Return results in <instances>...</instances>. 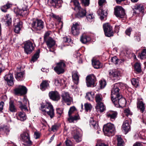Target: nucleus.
<instances>
[{"instance_id":"29","label":"nucleus","mask_w":146,"mask_h":146,"mask_svg":"<svg viewBox=\"0 0 146 146\" xmlns=\"http://www.w3.org/2000/svg\"><path fill=\"white\" fill-rule=\"evenodd\" d=\"M137 104V108L140 110L141 112H143L144 111L145 109L144 104L143 102L141 100H138V101Z\"/></svg>"},{"instance_id":"62","label":"nucleus","mask_w":146,"mask_h":146,"mask_svg":"<svg viewBox=\"0 0 146 146\" xmlns=\"http://www.w3.org/2000/svg\"><path fill=\"white\" fill-rule=\"evenodd\" d=\"M60 80L56 79L55 80L54 83L56 85L58 86L60 85Z\"/></svg>"},{"instance_id":"19","label":"nucleus","mask_w":146,"mask_h":146,"mask_svg":"<svg viewBox=\"0 0 146 146\" xmlns=\"http://www.w3.org/2000/svg\"><path fill=\"white\" fill-rule=\"evenodd\" d=\"M48 1L52 6L57 8L61 6L62 3L61 0H48Z\"/></svg>"},{"instance_id":"38","label":"nucleus","mask_w":146,"mask_h":146,"mask_svg":"<svg viewBox=\"0 0 146 146\" xmlns=\"http://www.w3.org/2000/svg\"><path fill=\"white\" fill-rule=\"evenodd\" d=\"M39 53L40 50H38L36 51L35 53L32 57V59L31 60V62H34L37 60V59L39 57Z\"/></svg>"},{"instance_id":"32","label":"nucleus","mask_w":146,"mask_h":146,"mask_svg":"<svg viewBox=\"0 0 146 146\" xmlns=\"http://www.w3.org/2000/svg\"><path fill=\"white\" fill-rule=\"evenodd\" d=\"M17 118L21 121H24L26 119L27 116L24 112L20 111L19 113Z\"/></svg>"},{"instance_id":"27","label":"nucleus","mask_w":146,"mask_h":146,"mask_svg":"<svg viewBox=\"0 0 146 146\" xmlns=\"http://www.w3.org/2000/svg\"><path fill=\"white\" fill-rule=\"evenodd\" d=\"M92 65L94 68L98 69L102 67V64L100 63L98 60L93 59L92 60Z\"/></svg>"},{"instance_id":"15","label":"nucleus","mask_w":146,"mask_h":146,"mask_svg":"<svg viewBox=\"0 0 146 146\" xmlns=\"http://www.w3.org/2000/svg\"><path fill=\"white\" fill-rule=\"evenodd\" d=\"M61 96L62 99L65 102L67 103L68 105H70L71 104V98L69 94L67 92H62Z\"/></svg>"},{"instance_id":"13","label":"nucleus","mask_w":146,"mask_h":146,"mask_svg":"<svg viewBox=\"0 0 146 146\" xmlns=\"http://www.w3.org/2000/svg\"><path fill=\"white\" fill-rule=\"evenodd\" d=\"M86 83L88 87H94L95 86V82L96 79L95 76L93 74L87 76L86 78Z\"/></svg>"},{"instance_id":"39","label":"nucleus","mask_w":146,"mask_h":146,"mask_svg":"<svg viewBox=\"0 0 146 146\" xmlns=\"http://www.w3.org/2000/svg\"><path fill=\"white\" fill-rule=\"evenodd\" d=\"M6 20L5 21L6 22V24L7 26H10L11 25L12 23L11 18L9 15H7L5 17Z\"/></svg>"},{"instance_id":"1","label":"nucleus","mask_w":146,"mask_h":146,"mask_svg":"<svg viewBox=\"0 0 146 146\" xmlns=\"http://www.w3.org/2000/svg\"><path fill=\"white\" fill-rule=\"evenodd\" d=\"M40 105V109L42 111L43 114L45 115L46 113L51 118L54 117V110L50 103L47 102L45 104L42 103Z\"/></svg>"},{"instance_id":"53","label":"nucleus","mask_w":146,"mask_h":146,"mask_svg":"<svg viewBox=\"0 0 146 146\" xmlns=\"http://www.w3.org/2000/svg\"><path fill=\"white\" fill-rule=\"evenodd\" d=\"M50 32H47L45 33L44 35V40H46L47 39L49 38H51L50 37L49 35H50Z\"/></svg>"},{"instance_id":"52","label":"nucleus","mask_w":146,"mask_h":146,"mask_svg":"<svg viewBox=\"0 0 146 146\" xmlns=\"http://www.w3.org/2000/svg\"><path fill=\"white\" fill-rule=\"evenodd\" d=\"M84 106L85 107V110L87 111L90 110L91 108L92 107L91 105L89 104H85Z\"/></svg>"},{"instance_id":"40","label":"nucleus","mask_w":146,"mask_h":146,"mask_svg":"<svg viewBox=\"0 0 146 146\" xmlns=\"http://www.w3.org/2000/svg\"><path fill=\"white\" fill-rule=\"evenodd\" d=\"M38 20L37 19L35 21H33L31 25L32 27L35 31L37 32L38 25Z\"/></svg>"},{"instance_id":"44","label":"nucleus","mask_w":146,"mask_h":146,"mask_svg":"<svg viewBox=\"0 0 146 146\" xmlns=\"http://www.w3.org/2000/svg\"><path fill=\"white\" fill-rule=\"evenodd\" d=\"M24 74L23 72H17L15 75V78L18 80H21L23 77Z\"/></svg>"},{"instance_id":"8","label":"nucleus","mask_w":146,"mask_h":146,"mask_svg":"<svg viewBox=\"0 0 146 146\" xmlns=\"http://www.w3.org/2000/svg\"><path fill=\"white\" fill-rule=\"evenodd\" d=\"M114 14L117 17L119 18H123L125 13L124 9L121 6H117L114 8Z\"/></svg>"},{"instance_id":"22","label":"nucleus","mask_w":146,"mask_h":146,"mask_svg":"<svg viewBox=\"0 0 146 146\" xmlns=\"http://www.w3.org/2000/svg\"><path fill=\"white\" fill-rule=\"evenodd\" d=\"M117 112L116 111H108L106 114V116L110 118L111 121L115 120L117 115Z\"/></svg>"},{"instance_id":"54","label":"nucleus","mask_w":146,"mask_h":146,"mask_svg":"<svg viewBox=\"0 0 146 146\" xmlns=\"http://www.w3.org/2000/svg\"><path fill=\"white\" fill-rule=\"evenodd\" d=\"M100 85L101 88H104L106 85V81L105 80H101Z\"/></svg>"},{"instance_id":"64","label":"nucleus","mask_w":146,"mask_h":146,"mask_svg":"<svg viewBox=\"0 0 146 146\" xmlns=\"http://www.w3.org/2000/svg\"><path fill=\"white\" fill-rule=\"evenodd\" d=\"M105 0H99L98 4L100 6H102L105 3Z\"/></svg>"},{"instance_id":"35","label":"nucleus","mask_w":146,"mask_h":146,"mask_svg":"<svg viewBox=\"0 0 146 146\" xmlns=\"http://www.w3.org/2000/svg\"><path fill=\"white\" fill-rule=\"evenodd\" d=\"M69 117L68 118V121L70 123L74 122L75 121H77L80 119V117L78 115H76L73 116L71 115L69 116Z\"/></svg>"},{"instance_id":"17","label":"nucleus","mask_w":146,"mask_h":146,"mask_svg":"<svg viewBox=\"0 0 146 146\" xmlns=\"http://www.w3.org/2000/svg\"><path fill=\"white\" fill-rule=\"evenodd\" d=\"M22 6V8H21L20 9H17V14L22 16L27 15L28 14V13L27 9V6L24 5H23Z\"/></svg>"},{"instance_id":"49","label":"nucleus","mask_w":146,"mask_h":146,"mask_svg":"<svg viewBox=\"0 0 146 146\" xmlns=\"http://www.w3.org/2000/svg\"><path fill=\"white\" fill-rule=\"evenodd\" d=\"M86 17L88 21L90 22L93 21L94 18L93 14H89L86 16Z\"/></svg>"},{"instance_id":"3","label":"nucleus","mask_w":146,"mask_h":146,"mask_svg":"<svg viewBox=\"0 0 146 146\" xmlns=\"http://www.w3.org/2000/svg\"><path fill=\"white\" fill-rule=\"evenodd\" d=\"M121 86V84L117 83L114 84L112 86L111 90V100L116 99L117 97H121L120 94V88Z\"/></svg>"},{"instance_id":"20","label":"nucleus","mask_w":146,"mask_h":146,"mask_svg":"<svg viewBox=\"0 0 146 146\" xmlns=\"http://www.w3.org/2000/svg\"><path fill=\"white\" fill-rule=\"evenodd\" d=\"M4 78L5 80L7 82L8 85L11 86L13 85L14 78L12 74H7L4 77Z\"/></svg>"},{"instance_id":"16","label":"nucleus","mask_w":146,"mask_h":146,"mask_svg":"<svg viewBox=\"0 0 146 146\" xmlns=\"http://www.w3.org/2000/svg\"><path fill=\"white\" fill-rule=\"evenodd\" d=\"M50 98L54 101H58L60 98V95L57 91H51L48 93Z\"/></svg>"},{"instance_id":"61","label":"nucleus","mask_w":146,"mask_h":146,"mask_svg":"<svg viewBox=\"0 0 146 146\" xmlns=\"http://www.w3.org/2000/svg\"><path fill=\"white\" fill-rule=\"evenodd\" d=\"M58 129V126L56 125H54L52 126L51 127V131H54L57 130Z\"/></svg>"},{"instance_id":"34","label":"nucleus","mask_w":146,"mask_h":146,"mask_svg":"<svg viewBox=\"0 0 146 146\" xmlns=\"http://www.w3.org/2000/svg\"><path fill=\"white\" fill-rule=\"evenodd\" d=\"M44 27V22L41 20H38V25L37 33L39 32Z\"/></svg>"},{"instance_id":"9","label":"nucleus","mask_w":146,"mask_h":146,"mask_svg":"<svg viewBox=\"0 0 146 146\" xmlns=\"http://www.w3.org/2000/svg\"><path fill=\"white\" fill-rule=\"evenodd\" d=\"M103 28L105 36L110 37L113 36V33L112 30V27L108 23L104 24Z\"/></svg>"},{"instance_id":"48","label":"nucleus","mask_w":146,"mask_h":146,"mask_svg":"<svg viewBox=\"0 0 146 146\" xmlns=\"http://www.w3.org/2000/svg\"><path fill=\"white\" fill-rule=\"evenodd\" d=\"M135 69L137 72H141V70L140 64L138 63H136L135 65Z\"/></svg>"},{"instance_id":"45","label":"nucleus","mask_w":146,"mask_h":146,"mask_svg":"<svg viewBox=\"0 0 146 146\" xmlns=\"http://www.w3.org/2000/svg\"><path fill=\"white\" fill-rule=\"evenodd\" d=\"M131 82L133 85L135 87H137L139 86V80L137 79L133 78L131 80Z\"/></svg>"},{"instance_id":"6","label":"nucleus","mask_w":146,"mask_h":146,"mask_svg":"<svg viewBox=\"0 0 146 146\" xmlns=\"http://www.w3.org/2000/svg\"><path fill=\"white\" fill-rule=\"evenodd\" d=\"M20 139L23 142V145L25 146H30L32 142L30 140V137L28 131L24 132L20 135Z\"/></svg>"},{"instance_id":"7","label":"nucleus","mask_w":146,"mask_h":146,"mask_svg":"<svg viewBox=\"0 0 146 146\" xmlns=\"http://www.w3.org/2000/svg\"><path fill=\"white\" fill-rule=\"evenodd\" d=\"M111 100L117 107H123L125 106L126 103L125 99L123 98L121 95V97H117L116 99Z\"/></svg>"},{"instance_id":"37","label":"nucleus","mask_w":146,"mask_h":146,"mask_svg":"<svg viewBox=\"0 0 146 146\" xmlns=\"http://www.w3.org/2000/svg\"><path fill=\"white\" fill-rule=\"evenodd\" d=\"M90 40L89 37L86 35H82L80 37V41L81 42L83 43H86Z\"/></svg>"},{"instance_id":"60","label":"nucleus","mask_w":146,"mask_h":146,"mask_svg":"<svg viewBox=\"0 0 146 146\" xmlns=\"http://www.w3.org/2000/svg\"><path fill=\"white\" fill-rule=\"evenodd\" d=\"M66 146H71L72 142L70 140H67L65 141Z\"/></svg>"},{"instance_id":"24","label":"nucleus","mask_w":146,"mask_h":146,"mask_svg":"<svg viewBox=\"0 0 146 146\" xmlns=\"http://www.w3.org/2000/svg\"><path fill=\"white\" fill-rule=\"evenodd\" d=\"M122 128L125 134L130 131V125L129 121L125 120L123 122L122 126Z\"/></svg>"},{"instance_id":"11","label":"nucleus","mask_w":146,"mask_h":146,"mask_svg":"<svg viewBox=\"0 0 146 146\" xmlns=\"http://www.w3.org/2000/svg\"><path fill=\"white\" fill-rule=\"evenodd\" d=\"M25 52L27 54H31L34 50L33 44L30 41H27L25 43L23 47Z\"/></svg>"},{"instance_id":"41","label":"nucleus","mask_w":146,"mask_h":146,"mask_svg":"<svg viewBox=\"0 0 146 146\" xmlns=\"http://www.w3.org/2000/svg\"><path fill=\"white\" fill-rule=\"evenodd\" d=\"M12 5L11 4L8 3L3 6L1 8V9L3 12H6L7 11V9L9 8Z\"/></svg>"},{"instance_id":"10","label":"nucleus","mask_w":146,"mask_h":146,"mask_svg":"<svg viewBox=\"0 0 146 146\" xmlns=\"http://www.w3.org/2000/svg\"><path fill=\"white\" fill-rule=\"evenodd\" d=\"M65 67V64L61 61L57 64L56 66L54 68V70L58 74H59L64 72Z\"/></svg>"},{"instance_id":"23","label":"nucleus","mask_w":146,"mask_h":146,"mask_svg":"<svg viewBox=\"0 0 146 146\" xmlns=\"http://www.w3.org/2000/svg\"><path fill=\"white\" fill-rule=\"evenodd\" d=\"M97 13L100 16V18L101 20L104 19L107 15V11L104 10L102 7L99 8L97 11Z\"/></svg>"},{"instance_id":"5","label":"nucleus","mask_w":146,"mask_h":146,"mask_svg":"<svg viewBox=\"0 0 146 146\" xmlns=\"http://www.w3.org/2000/svg\"><path fill=\"white\" fill-rule=\"evenodd\" d=\"M103 131L106 135L110 136H112L115 132V127L113 124L108 123L104 126Z\"/></svg>"},{"instance_id":"30","label":"nucleus","mask_w":146,"mask_h":146,"mask_svg":"<svg viewBox=\"0 0 146 146\" xmlns=\"http://www.w3.org/2000/svg\"><path fill=\"white\" fill-rule=\"evenodd\" d=\"M23 23L21 21H19L17 24L15 25L14 28V32L17 33H18L21 28L22 27Z\"/></svg>"},{"instance_id":"18","label":"nucleus","mask_w":146,"mask_h":146,"mask_svg":"<svg viewBox=\"0 0 146 146\" xmlns=\"http://www.w3.org/2000/svg\"><path fill=\"white\" fill-rule=\"evenodd\" d=\"M109 74L110 75L114 78V80H119L120 76V74L119 71L115 69L110 70Z\"/></svg>"},{"instance_id":"50","label":"nucleus","mask_w":146,"mask_h":146,"mask_svg":"<svg viewBox=\"0 0 146 146\" xmlns=\"http://www.w3.org/2000/svg\"><path fill=\"white\" fill-rule=\"evenodd\" d=\"M9 131V128L7 126H5L2 128H1V131L5 132L7 135L8 134Z\"/></svg>"},{"instance_id":"46","label":"nucleus","mask_w":146,"mask_h":146,"mask_svg":"<svg viewBox=\"0 0 146 146\" xmlns=\"http://www.w3.org/2000/svg\"><path fill=\"white\" fill-rule=\"evenodd\" d=\"M75 132H76V134L74 135V138L75 140L77 142H79L81 141V139L80 137L79 136V133L77 132L76 131H75Z\"/></svg>"},{"instance_id":"2","label":"nucleus","mask_w":146,"mask_h":146,"mask_svg":"<svg viewBox=\"0 0 146 146\" xmlns=\"http://www.w3.org/2000/svg\"><path fill=\"white\" fill-rule=\"evenodd\" d=\"M95 99L97 104L96 108L101 112H104L105 110V108L103 103V97L101 94H97L95 97Z\"/></svg>"},{"instance_id":"58","label":"nucleus","mask_w":146,"mask_h":146,"mask_svg":"<svg viewBox=\"0 0 146 146\" xmlns=\"http://www.w3.org/2000/svg\"><path fill=\"white\" fill-rule=\"evenodd\" d=\"M63 42L66 43L68 42L69 43L71 41V39L68 38L67 37H65L63 38Z\"/></svg>"},{"instance_id":"57","label":"nucleus","mask_w":146,"mask_h":146,"mask_svg":"<svg viewBox=\"0 0 146 146\" xmlns=\"http://www.w3.org/2000/svg\"><path fill=\"white\" fill-rule=\"evenodd\" d=\"M56 113L59 115L60 116L63 113V109L61 108H58L56 109Z\"/></svg>"},{"instance_id":"4","label":"nucleus","mask_w":146,"mask_h":146,"mask_svg":"<svg viewBox=\"0 0 146 146\" xmlns=\"http://www.w3.org/2000/svg\"><path fill=\"white\" fill-rule=\"evenodd\" d=\"M75 7L74 9L78 10V13L77 16L78 17H82L85 16L86 13V11L81 8L78 0H72Z\"/></svg>"},{"instance_id":"47","label":"nucleus","mask_w":146,"mask_h":146,"mask_svg":"<svg viewBox=\"0 0 146 146\" xmlns=\"http://www.w3.org/2000/svg\"><path fill=\"white\" fill-rule=\"evenodd\" d=\"M117 146H123V145L124 142L122 139L119 136H118L117 137Z\"/></svg>"},{"instance_id":"21","label":"nucleus","mask_w":146,"mask_h":146,"mask_svg":"<svg viewBox=\"0 0 146 146\" xmlns=\"http://www.w3.org/2000/svg\"><path fill=\"white\" fill-rule=\"evenodd\" d=\"M50 82L47 80H42L40 85V88L42 91H44L50 88Z\"/></svg>"},{"instance_id":"59","label":"nucleus","mask_w":146,"mask_h":146,"mask_svg":"<svg viewBox=\"0 0 146 146\" xmlns=\"http://www.w3.org/2000/svg\"><path fill=\"white\" fill-rule=\"evenodd\" d=\"M132 30L131 28H129L127 29L125 32L126 35L129 36Z\"/></svg>"},{"instance_id":"43","label":"nucleus","mask_w":146,"mask_h":146,"mask_svg":"<svg viewBox=\"0 0 146 146\" xmlns=\"http://www.w3.org/2000/svg\"><path fill=\"white\" fill-rule=\"evenodd\" d=\"M140 58L143 59L146 58V49H143L141 54L138 56Z\"/></svg>"},{"instance_id":"12","label":"nucleus","mask_w":146,"mask_h":146,"mask_svg":"<svg viewBox=\"0 0 146 146\" xmlns=\"http://www.w3.org/2000/svg\"><path fill=\"white\" fill-rule=\"evenodd\" d=\"M27 89L24 86L19 85L14 90L15 94L20 96L26 94Z\"/></svg>"},{"instance_id":"14","label":"nucleus","mask_w":146,"mask_h":146,"mask_svg":"<svg viewBox=\"0 0 146 146\" xmlns=\"http://www.w3.org/2000/svg\"><path fill=\"white\" fill-rule=\"evenodd\" d=\"M80 25L79 22L74 23L71 27V32L74 35H78L80 33Z\"/></svg>"},{"instance_id":"31","label":"nucleus","mask_w":146,"mask_h":146,"mask_svg":"<svg viewBox=\"0 0 146 146\" xmlns=\"http://www.w3.org/2000/svg\"><path fill=\"white\" fill-rule=\"evenodd\" d=\"M9 110L10 111L13 112H15L17 111V109L14 104V102L11 100L9 102Z\"/></svg>"},{"instance_id":"26","label":"nucleus","mask_w":146,"mask_h":146,"mask_svg":"<svg viewBox=\"0 0 146 146\" xmlns=\"http://www.w3.org/2000/svg\"><path fill=\"white\" fill-rule=\"evenodd\" d=\"M72 77L73 81L74 84L76 85L78 84L79 82V78L78 72L77 71H76L73 73Z\"/></svg>"},{"instance_id":"28","label":"nucleus","mask_w":146,"mask_h":146,"mask_svg":"<svg viewBox=\"0 0 146 146\" xmlns=\"http://www.w3.org/2000/svg\"><path fill=\"white\" fill-rule=\"evenodd\" d=\"M27 100L25 99H24L23 100V104L21 101L19 102L20 104L19 107L21 108V110H24L25 111H28L27 107L26 105V104H27Z\"/></svg>"},{"instance_id":"56","label":"nucleus","mask_w":146,"mask_h":146,"mask_svg":"<svg viewBox=\"0 0 146 146\" xmlns=\"http://www.w3.org/2000/svg\"><path fill=\"white\" fill-rule=\"evenodd\" d=\"M117 57L115 56L111 58V61L114 64H117Z\"/></svg>"},{"instance_id":"36","label":"nucleus","mask_w":146,"mask_h":146,"mask_svg":"<svg viewBox=\"0 0 146 146\" xmlns=\"http://www.w3.org/2000/svg\"><path fill=\"white\" fill-rule=\"evenodd\" d=\"M143 5H136L134 6V7L133 9H134V13H138V12L137 11H135V10L136 11H139V12H141L143 10Z\"/></svg>"},{"instance_id":"55","label":"nucleus","mask_w":146,"mask_h":146,"mask_svg":"<svg viewBox=\"0 0 146 146\" xmlns=\"http://www.w3.org/2000/svg\"><path fill=\"white\" fill-rule=\"evenodd\" d=\"M76 110V108L74 106L70 108L68 111V115L70 116Z\"/></svg>"},{"instance_id":"42","label":"nucleus","mask_w":146,"mask_h":146,"mask_svg":"<svg viewBox=\"0 0 146 146\" xmlns=\"http://www.w3.org/2000/svg\"><path fill=\"white\" fill-rule=\"evenodd\" d=\"M94 97L93 93L89 92L86 93V98L89 100H92Z\"/></svg>"},{"instance_id":"33","label":"nucleus","mask_w":146,"mask_h":146,"mask_svg":"<svg viewBox=\"0 0 146 146\" xmlns=\"http://www.w3.org/2000/svg\"><path fill=\"white\" fill-rule=\"evenodd\" d=\"M90 123L91 127H93L95 129H99L98 124L96 121L94 120L93 118H92L90 119Z\"/></svg>"},{"instance_id":"51","label":"nucleus","mask_w":146,"mask_h":146,"mask_svg":"<svg viewBox=\"0 0 146 146\" xmlns=\"http://www.w3.org/2000/svg\"><path fill=\"white\" fill-rule=\"evenodd\" d=\"M81 3L85 6H88L90 4V0H80Z\"/></svg>"},{"instance_id":"63","label":"nucleus","mask_w":146,"mask_h":146,"mask_svg":"<svg viewBox=\"0 0 146 146\" xmlns=\"http://www.w3.org/2000/svg\"><path fill=\"white\" fill-rule=\"evenodd\" d=\"M125 60L124 59H117V64H120L121 63H123L124 62Z\"/></svg>"},{"instance_id":"25","label":"nucleus","mask_w":146,"mask_h":146,"mask_svg":"<svg viewBox=\"0 0 146 146\" xmlns=\"http://www.w3.org/2000/svg\"><path fill=\"white\" fill-rule=\"evenodd\" d=\"M44 41L47 46L49 48L53 47L55 45V43L54 40L52 38H49V39Z\"/></svg>"}]
</instances>
